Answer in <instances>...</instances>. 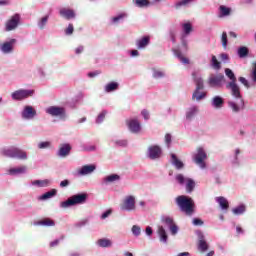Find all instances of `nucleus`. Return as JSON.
<instances>
[{
  "label": "nucleus",
  "mask_w": 256,
  "mask_h": 256,
  "mask_svg": "<svg viewBox=\"0 0 256 256\" xmlns=\"http://www.w3.org/2000/svg\"><path fill=\"white\" fill-rule=\"evenodd\" d=\"M175 203L181 213H185L188 217H191L195 213V201H193V198L180 195L175 198Z\"/></svg>",
  "instance_id": "f257e3e1"
},
{
  "label": "nucleus",
  "mask_w": 256,
  "mask_h": 256,
  "mask_svg": "<svg viewBox=\"0 0 256 256\" xmlns=\"http://www.w3.org/2000/svg\"><path fill=\"white\" fill-rule=\"evenodd\" d=\"M87 201V194L81 193L73 195L68 198L66 201L60 203V207L62 209H67V207H73V205H83Z\"/></svg>",
  "instance_id": "f03ea898"
},
{
  "label": "nucleus",
  "mask_w": 256,
  "mask_h": 256,
  "mask_svg": "<svg viewBox=\"0 0 256 256\" xmlns=\"http://www.w3.org/2000/svg\"><path fill=\"white\" fill-rule=\"evenodd\" d=\"M2 153L4 157H10L11 159H27V153L16 147L4 149Z\"/></svg>",
  "instance_id": "7ed1b4c3"
},
{
  "label": "nucleus",
  "mask_w": 256,
  "mask_h": 256,
  "mask_svg": "<svg viewBox=\"0 0 256 256\" xmlns=\"http://www.w3.org/2000/svg\"><path fill=\"white\" fill-rule=\"evenodd\" d=\"M34 94H35V90L20 89V90L14 91L11 96L14 101H23V99H28V97H33Z\"/></svg>",
  "instance_id": "20e7f679"
},
{
  "label": "nucleus",
  "mask_w": 256,
  "mask_h": 256,
  "mask_svg": "<svg viewBox=\"0 0 256 256\" xmlns=\"http://www.w3.org/2000/svg\"><path fill=\"white\" fill-rule=\"evenodd\" d=\"M176 181L180 185H185V183H186L187 193H192L193 189H195V181L191 178H185V176H183V174H177Z\"/></svg>",
  "instance_id": "39448f33"
},
{
  "label": "nucleus",
  "mask_w": 256,
  "mask_h": 256,
  "mask_svg": "<svg viewBox=\"0 0 256 256\" xmlns=\"http://www.w3.org/2000/svg\"><path fill=\"white\" fill-rule=\"evenodd\" d=\"M19 23H21V15L14 14L9 20L6 21L5 31H15V29L19 27Z\"/></svg>",
  "instance_id": "423d86ee"
},
{
  "label": "nucleus",
  "mask_w": 256,
  "mask_h": 256,
  "mask_svg": "<svg viewBox=\"0 0 256 256\" xmlns=\"http://www.w3.org/2000/svg\"><path fill=\"white\" fill-rule=\"evenodd\" d=\"M205 159H207V152L201 147L197 148V153L194 156V163L201 167V169H205Z\"/></svg>",
  "instance_id": "0eeeda50"
},
{
  "label": "nucleus",
  "mask_w": 256,
  "mask_h": 256,
  "mask_svg": "<svg viewBox=\"0 0 256 256\" xmlns=\"http://www.w3.org/2000/svg\"><path fill=\"white\" fill-rule=\"evenodd\" d=\"M16 43L17 39L12 38L9 41L0 44V51H2V53H5L6 55L9 53H13V49H15Z\"/></svg>",
  "instance_id": "6e6552de"
},
{
  "label": "nucleus",
  "mask_w": 256,
  "mask_h": 256,
  "mask_svg": "<svg viewBox=\"0 0 256 256\" xmlns=\"http://www.w3.org/2000/svg\"><path fill=\"white\" fill-rule=\"evenodd\" d=\"M225 83V76L223 74L212 75L208 80L210 87H221Z\"/></svg>",
  "instance_id": "1a4fd4ad"
},
{
  "label": "nucleus",
  "mask_w": 256,
  "mask_h": 256,
  "mask_svg": "<svg viewBox=\"0 0 256 256\" xmlns=\"http://www.w3.org/2000/svg\"><path fill=\"white\" fill-rule=\"evenodd\" d=\"M46 113L52 117H63L65 115V108L59 106H50L46 109Z\"/></svg>",
  "instance_id": "9d476101"
},
{
  "label": "nucleus",
  "mask_w": 256,
  "mask_h": 256,
  "mask_svg": "<svg viewBox=\"0 0 256 256\" xmlns=\"http://www.w3.org/2000/svg\"><path fill=\"white\" fill-rule=\"evenodd\" d=\"M227 89L231 90L232 97H235V99H243V96H241V89L237 85V82H229L227 84Z\"/></svg>",
  "instance_id": "9b49d317"
},
{
  "label": "nucleus",
  "mask_w": 256,
  "mask_h": 256,
  "mask_svg": "<svg viewBox=\"0 0 256 256\" xmlns=\"http://www.w3.org/2000/svg\"><path fill=\"white\" fill-rule=\"evenodd\" d=\"M161 147L158 145H152L148 148V157L149 159L155 160V159H159V157H161Z\"/></svg>",
  "instance_id": "f8f14e48"
},
{
  "label": "nucleus",
  "mask_w": 256,
  "mask_h": 256,
  "mask_svg": "<svg viewBox=\"0 0 256 256\" xmlns=\"http://www.w3.org/2000/svg\"><path fill=\"white\" fill-rule=\"evenodd\" d=\"M228 106L232 109L233 113H239L245 109V100L243 98L239 99V103L235 101H228Z\"/></svg>",
  "instance_id": "ddd939ff"
},
{
  "label": "nucleus",
  "mask_w": 256,
  "mask_h": 256,
  "mask_svg": "<svg viewBox=\"0 0 256 256\" xmlns=\"http://www.w3.org/2000/svg\"><path fill=\"white\" fill-rule=\"evenodd\" d=\"M122 211H133L135 210V197L129 196L125 199L121 206Z\"/></svg>",
  "instance_id": "4468645a"
},
{
  "label": "nucleus",
  "mask_w": 256,
  "mask_h": 256,
  "mask_svg": "<svg viewBox=\"0 0 256 256\" xmlns=\"http://www.w3.org/2000/svg\"><path fill=\"white\" fill-rule=\"evenodd\" d=\"M127 125L131 133H139V131H141V123H139L137 119L127 121Z\"/></svg>",
  "instance_id": "2eb2a0df"
},
{
  "label": "nucleus",
  "mask_w": 256,
  "mask_h": 256,
  "mask_svg": "<svg viewBox=\"0 0 256 256\" xmlns=\"http://www.w3.org/2000/svg\"><path fill=\"white\" fill-rule=\"evenodd\" d=\"M198 249L201 253H205V251L209 250V244L207 240H205V236L203 234L198 235Z\"/></svg>",
  "instance_id": "dca6fc26"
},
{
  "label": "nucleus",
  "mask_w": 256,
  "mask_h": 256,
  "mask_svg": "<svg viewBox=\"0 0 256 256\" xmlns=\"http://www.w3.org/2000/svg\"><path fill=\"white\" fill-rule=\"evenodd\" d=\"M37 115V111L33 109L32 106H25L24 110L22 111L23 119H33Z\"/></svg>",
  "instance_id": "f3484780"
},
{
  "label": "nucleus",
  "mask_w": 256,
  "mask_h": 256,
  "mask_svg": "<svg viewBox=\"0 0 256 256\" xmlns=\"http://www.w3.org/2000/svg\"><path fill=\"white\" fill-rule=\"evenodd\" d=\"M71 153V145L69 144H61L58 150V157H67Z\"/></svg>",
  "instance_id": "a211bd4d"
},
{
  "label": "nucleus",
  "mask_w": 256,
  "mask_h": 256,
  "mask_svg": "<svg viewBox=\"0 0 256 256\" xmlns=\"http://www.w3.org/2000/svg\"><path fill=\"white\" fill-rule=\"evenodd\" d=\"M149 43H151V37L149 36H144L141 39H138L136 41V45L138 49H145V47H147Z\"/></svg>",
  "instance_id": "6ab92c4d"
},
{
  "label": "nucleus",
  "mask_w": 256,
  "mask_h": 256,
  "mask_svg": "<svg viewBox=\"0 0 256 256\" xmlns=\"http://www.w3.org/2000/svg\"><path fill=\"white\" fill-rule=\"evenodd\" d=\"M61 17H64V19H74L75 17V11L67 8H62L60 10Z\"/></svg>",
  "instance_id": "aec40b11"
},
{
  "label": "nucleus",
  "mask_w": 256,
  "mask_h": 256,
  "mask_svg": "<svg viewBox=\"0 0 256 256\" xmlns=\"http://www.w3.org/2000/svg\"><path fill=\"white\" fill-rule=\"evenodd\" d=\"M96 167L95 165H84L79 170V175H89L90 173H93L95 171Z\"/></svg>",
  "instance_id": "412c9836"
},
{
  "label": "nucleus",
  "mask_w": 256,
  "mask_h": 256,
  "mask_svg": "<svg viewBox=\"0 0 256 256\" xmlns=\"http://www.w3.org/2000/svg\"><path fill=\"white\" fill-rule=\"evenodd\" d=\"M173 53H174L175 57H177L179 59V61H181V63H183L184 65H189V58L185 57L183 55V53H181V50L174 49Z\"/></svg>",
  "instance_id": "4be33fe9"
},
{
  "label": "nucleus",
  "mask_w": 256,
  "mask_h": 256,
  "mask_svg": "<svg viewBox=\"0 0 256 256\" xmlns=\"http://www.w3.org/2000/svg\"><path fill=\"white\" fill-rule=\"evenodd\" d=\"M192 77H193V79L195 81V84H196V90L201 91V89H204L205 86L203 84V78L198 77L196 72H194L192 74Z\"/></svg>",
  "instance_id": "5701e85b"
},
{
  "label": "nucleus",
  "mask_w": 256,
  "mask_h": 256,
  "mask_svg": "<svg viewBox=\"0 0 256 256\" xmlns=\"http://www.w3.org/2000/svg\"><path fill=\"white\" fill-rule=\"evenodd\" d=\"M216 201L221 207V209H223L224 211H227V209H229V201H227L225 197L223 196L217 197Z\"/></svg>",
  "instance_id": "b1692460"
},
{
  "label": "nucleus",
  "mask_w": 256,
  "mask_h": 256,
  "mask_svg": "<svg viewBox=\"0 0 256 256\" xmlns=\"http://www.w3.org/2000/svg\"><path fill=\"white\" fill-rule=\"evenodd\" d=\"M171 159H172V165H174L176 169H183L185 167V164H183L181 160L177 159V155L171 154Z\"/></svg>",
  "instance_id": "393cba45"
},
{
  "label": "nucleus",
  "mask_w": 256,
  "mask_h": 256,
  "mask_svg": "<svg viewBox=\"0 0 256 256\" xmlns=\"http://www.w3.org/2000/svg\"><path fill=\"white\" fill-rule=\"evenodd\" d=\"M225 103V101L220 97V96H215L212 99V105L213 107H215L216 109H221V107H223V104Z\"/></svg>",
  "instance_id": "a878e982"
},
{
  "label": "nucleus",
  "mask_w": 256,
  "mask_h": 256,
  "mask_svg": "<svg viewBox=\"0 0 256 256\" xmlns=\"http://www.w3.org/2000/svg\"><path fill=\"white\" fill-rule=\"evenodd\" d=\"M158 235L160 237V241H162V243H167V232L165 231V228H163V226H159L158 227Z\"/></svg>",
  "instance_id": "bb28decb"
},
{
  "label": "nucleus",
  "mask_w": 256,
  "mask_h": 256,
  "mask_svg": "<svg viewBox=\"0 0 256 256\" xmlns=\"http://www.w3.org/2000/svg\"><path fill=\"white\" fill-rule=\"evenodd\" d=\"M37 225H43L44 227H55V221L51 218H45L37 222Z\"/></svg>",
  "instance_id": "cd10ccee"
},
{
  "label": "nucleus",
  "mask_w": 256,
  "mask_h": 256,
  "mask_svg": "<svg viewBox=\"0 0 256 256\" xmlns=\"http://www.w3.org/2000/svg\"><path fill=\"white\" fill-rule=\"evenodd\" d=\"M25 171H27V167L21 166L18 168H11L9 170V173H10V175H21V174L25 173Z\"/></svg>",
  "instance_id": "c85d7f7f"
},
{
  "label": "nucleus",
  "mask_w": 256,
  "mask_h": 256,
  "mask_svg": "<svg viewBox=\"0 0 256 256\" xmlns=\"http://www.w3.org/2000/svg\"><path fill=\"white\" fill-rule=\"evenodd\" d=\"M119 89V83L110 82L105 86L106 93H111V91H117Z\"/></svg>",
  "instance_id": "c756f323"
},
{
  "label": "nucleus",
  "mask_w": 256,
  "mask_h": 256,
  "mask_svg": "<svg viewBox=\"0 0 256 256\" xmlns=\"http://www.w3.org/2000/svg\"><path fill=\"white\" fill-rule=\"evenodd\" d=\"M198 112H199V109L197 108V106L189 108L187 113H186V118L187 119H193V117H195V115H197Z\"/></svg>",
  "instance_id": "7c9ffc66"
},
{
  "label": "nucleus",
  "mask_w": 256,
  "mask_h": 256,
  "mask_svg": "<svg viewBox=\"0 0 256 256\" xmlns=\"http://www.w3.org/2000/svg\"><path fill=\"white\" fill-rule=\"evenodd\" d=\"M97 245H99V247H111V245H113V242H111V240L107 238H102L97 241Z\"/></svg>",
  "instance_id": "2f4dec72"
},
{
  "label": "nucleus",
  "mask_w": 256,
  "mask_h": 256,
  "mask_svg": "<svg viewBox=\"0 0 256 256\" xmlns=\"http://www.w3.org/2000/svg\"><path fill=\"white\" fill-rule=\"evenodd\" d=\"M55 195H57V189H52L46 193H44L40 199H42L43 201H45V199H51V197H55Z\"/></svg>",
  "instance_id": "473e14b6"
},
{
  "label": "nucleus",
  "mask_w": 256,
  "mask_h": 256,
  "mask_svg": "<svg viewBox=\"0 0 256 256\" xmlns=\"http://www.w3.org/2000/svg\"><path fill=\"white\" fill-rule=\"evenodd\" d=\"M205 97H207V94L205 92H199V90H195L192 95V99H196V101H201V99H205Z\"/></svg>",
  "instance_id": "72a5a7b5"
},
{
  "label": "nucleus",
  "mask_w": 256,
  "mask_h": 256,
  "mask_svg": "<svg viewBox=\"0 0 256 256\" xmlns=\"http://www.w3.org/2000/svg\"><path fill=\"white\" fill-rule=\"evenodd\" d=\"M182 29H183L184 35H190L191 32L193 31V25H191V23L189 22L184 23L182 25Z\"/></svg>",
  "instance_id": "f704fd0d"
},
{
  "label": "nucleus",
  "mask_w": 256,
  "mask_h": 256,
  "mask_svg": "<svg viewBox=\"0 0 256 256\" xmlns=\"http://www.w3.org/2000/svg\"><path fill=\"white\" fill-rule=\"evenodd\" d=\"M238 55L241 59L247 57L249 55V48L242 46L238 49Z\"/></svg>",
  "instance_id": "c9c22d12"
},
{
  "label": "nucleus",
  "mask_w": 256,
  "mask_h": 256,
  "mask_svg": "<svg viewBox=\"0 0 256 256\" xmlns=\"http://www.w3.org/2000/svg\"><path fill=\"white\" fill-rule=\"evenodd\" d=\"M226 76L231 79V83H237V78L235 77V73H233V70L226 68L225 69Z\"/></svg>",
  "instance_id": "e433bc0d"
},
{
  "label": "nucleus",
  "mask_w": 256,
  "mask_h": 256,
  "mask_svg": "<svg viewBox=\"0 0 256 256\" xmlns=\"http://www.w3.org/2000/svg\"><path fill=\"white\" fill-rule=\"evenodd\" d=\"M49 183V180H35L32 182V185H37L38 187H48Z\"/></svg>",
  "instance_id": "4c0bfd02"
},
{
  "label": "nucleus",
  "mask_w": 256,
  "mask_h": 256,
  "mask_svg": "<svg viewBox=\"0 0 256 256\" xmlns=\"http://www.w3.org/2000/svg\"><path fill=\"white\" fill-rule=\"evenodd\" d=\"M192 1H195V0H181L180 2L176 3L175 7L176 9H181V7H185L189 5V3H192Z\"/></svg>",
  "instance_id": "58836bf2"
},
{
  "label": "nucleus",
  "mask_w": 256,
  "mask_h": 256,
  "mask_svg": "<svg viewBox=\"0 0 256 256\" xmlns=\"http://www.w3.org/2000/svg\"><path fill=\"white\" fill-rule=\"evenodd\" d=\"M245 211V205H240L232 210V213L234 215H243V212Z\"/></svg>",
  "instance_id": "ea45409f"
},
{
  "label": "nucleus",
  "mask_w": 256,
  "mask_h": 256,
  "mask_svg": "<svg viewBox=\"0 0 256 256\" xmlns=\"http://www.w3.org/2000/svg\"><path fill=\"white\" fill-rule=\"evenodd\" d=\"M220 13L223 17H227V15H231V8L222 5L220 6Z\"/></svg>",
  "instance_id": "a19ab883"
},
{
  "label": "nucleus",
  "mask_w": 256,
  "mask_h": 256,
  "mask_svg": "<svg viewBox=\"0 0 256 256\" xmlns=\"http://www.w3.org/2000/svg\"><path fill=\"white\" fill-rule=\"evenodd\" d=\"M120 177L117 174L109 175L105 178L106 183H113V181H119Z\"/></svg>",
  "instance_id": "79ce46f5"
},
{
  "label": "nucleus",
  "mask_w": 256,
  "mask_h": 256,
  "mask_svg": "<svg viewBox=\"0 0 256 256\" xmlns=\"http://www.w3.org/2000/svg\"><path fill=\"white\" fill-rule=\"evenodd\" d=\"M47 21H49V15L44 16V17L40 20V22L38 23V27H39L40 29H45V25H47Z\"/></svg>",
  "instance_id": "37998d69"
},
{
  "label": "nucleus",
  "mask_w": 256,
  "mask_h": 256,
  "mask_svg": "<svg viewBox=\"0 0 256 256\" xmlns=\"http://www.w3.org/2000/svg\"><path fill=\"white\" fill-rule=\"evenodd\" d=\"M212 67L214 69H221V62H219V60H217L216 56H212Z\"/></svg>",
  "instance_id": "c03bdc74"
},
{
  "label": "nucleus",
  "mask_w": 256,
  "mask_h": 256,
  "mask_svg": "<svg viewBox=\"0 0 256 256\" xmlns=\"http://www.w3.org/2000/svg\"><path fill=\"white\" fill-rule=\"evenodd\" d=\"M137 7H149V0H135Z\"/></svg>",
  "instance_id": "a18cd8bd"
},
{
  "label": "nucleus",
  "mask_w": 256,
  "mask_h": 256,
  "mask_svg": "<svg viewBox=\"0 0 256 256\" xmlns=\"http://www.w3.org/2000/svg\"><path fill=\"white\" fill-rule=\"evenodd\" d=\"M205 222H203L200 218H193L192 220V225H194L195 227H202V225H204Z\"/></svg>",
  "instance_id": "49530a36"
},
{
  "label": "nucleus",
  "mask_w": 256,
  "mask_h": 256,
  "mask_svg": "<svg viewBox=\"0 0 256 256\" xmlns=\"http://www.w3.org/2000/svg\"><path fill=\"white\" fill-rule=\"evenodd\" d=\"M105 115H107V111H102L97 119H96V123H103V121H105Z\"/></svg>",
  "instance_id": "de8ad7c7"
},
{
  "label": "nucleus",
  "mask_w": 256,
  "mask_h": 256,
  "mask_svg": "<svg viewBox=\"0 0 256 256\" xmlns=\"http://www.w3.org/2000/svg\"><path fill=\"white\" fill-rule=\"evenodd\" d=\"M125 17H127L126 13H121L116 17L112 18L113 23H119V21H121V19H125Z\"/></svg>",
  "instance_id": "09e8293b"
},
{
  "label": "nucleus",
  "mask_w": 256,
  "mask_h": 256,
  "mask_svg": "<svg viewBox=\"0 0 256 256\" xmlns=\"http://www.w3.org/2000/svg\"><path fill=\"white\" fill-rule=\"evenodd\" d=\"M51 147V143L49 141L40 142L38 144V149H49Z\"/></svg>",
  "instance_id": "8fccbe9b"
},
{
  "label": "nucleus",
  "mask_w": 256,
  "mask_h": 256,
  "mask_svg": "<svg viewBox=\"0 0 256 256\" xmlns=\"http://www.w3.org/2000/svg\"><path fill=\"white\" fill-rule=\"evenodd\" d=\"M221 42H222V47L224 49H227V32L222 33Z\"/></svg>",
  "instance_id": "3c124183"
},
{
  "label": "nucleus",
  "mask_w": 256,
  "mask_h": 256,
  "mask_svg": "<svg viewBox=\"0 0 256 256\" xmlns=\"http://www.w3.org/2000/svg\"><path fill=\"white\" fill-rule=\"evenodd\" d=\"M132 233L133 235H135L136 237H139V235H141V227L134 225L132 227Z\"/></svg>",
  "instance_id": "603ef678"
},
{
  "label": "nucleus",
  "mask_w": 256,
  "mask_h": 256,
  "mask_svg": "<svg viewBox=\"0 0 256 256\" xmlns=\"http://www.w3.org/2000/svg\"><path fill=\"white\" fill-rule=\"evenodd\" d=\"M153 77H154V79H161V78L165 77V73H163L162 71H159V70H155L153 73Z\"/></svg>",
  "instance_id": "864d4df0"
},
{
  "label": "nucleus",
  "mask_w": 256,
  "mask_h": 256,
  "mask_svg": "<svg viewBox=\"0 0 256 256\" xmlns=\"http://www.w3.org/2000/svg\"><path fill=\"white\" fill-rule=\"evenodd\" d=\"M163 222L168 226L171 227V225H174L175 222L173 221V218L171 217H166L163 219Z\"/></svg>",
  "instance_id": "5fc2aeb1"
},
{
  "label": "nucleus",
  "mask_w": 256,
  "mask_h": 256,
  "mask_svg": "<svg viewBox=\"0 0 256 256\" xmlns=\"http://www.w3.org/2000/svg\"><path fill=\"white\" fill-rule=\"evenodd\" d=\"M169 229L173 235H177V231H179V228L175 224H172L171 226H169Z\"/></svg>",
  "instance_id": "6e6d98bb"
},
{
  "label": "nucleus",
  "mask_w": 256,
  "mask_h": 256,
  "mask_svg": "<svg viewBox=\"0 0 256 256\" xmlns=\"http://www.w3.org/2000/svg\"><path fill=\"white\" fill-rule=\"evenodd\" d=\"M240 83H242L243 86L247 87L249 89V81L245 77H240L239 78Z\"/></svg>",
  "instance_id": "4d7b16f0"
},
{
  "label": "nucleus",
  "mask_w": 256,
  "mask_h": 256,
  "mask_svg": "<svg viewBox=\"0 0 256 256\" xmlns=\"http://www.w3.org/2000/svg\"><path fill=\"white\" fill-rule=\"evenodd\" d=\"M73 31H74L73 24H69L65 33L66 35H73Z\"/></svg>",
  "instance_id": "13d9d810"
},
{
  "label": "nucleus",
  "mask_w": 256,
  "mask_h": 256,
  "mask_svg": "<svg viewBox=\"0 0 256 256\" xmlns=\"http://www.w3.org/2000/svg\"><path fill=\"white\" fill-rule=\"evenodd\" d=\"M69 185H71V182L67 179L63 180L60 182V187L63 189L65 187H69Z\"/></svg>",
  "instance_id": "bf43d9fd"
},
{
  "label": "nucleus",
  "mask_w": 256,
  "mask_h": 256,
  "mask_svg": "<svg viewBox=\"0 0 256 256\" xmlns=\"http://www.w3.org/2000/svg\"><path fill=\"white\" fill-rule=\"evenodd\" d=\"M97 75H101V71L100 70H96L94 72L88 73V77H90V78L97 77Z\"/></svg>",
  "instance_id": "052dcab7"
},
{
  "label": "nucleus",
  "mask_w": 256,
  "mask_h": 256,
  "mask_svg": "<svg viewBox=\"0 0 256 256\" xmlns=\"http://www.w3.org/2000/svg\"><path fill=\"white\" fill-rule=\"evenodd\" d=\"M111 213H113V211L111 209L107 210L106 212H104L101 216V219H107V217H109V215H111Z\"/></svg>",
  "instance_id": "680f3d73"
},
{
  "label": "nucleus",
  "mask_w": 256,
  "mask_h": 256,
  "mask_svg": "<svg viewBox=\"0 0 256 256\" xmlns=\"http://www.w3.org/2000/svg\"><path fill=\"white\" fill-rule=\"evenodd\" d=\"M84 49H85V48H84L83 46L77 47V48L75 49L76 55H81V53H83Z\"/></svg>",
  "instance_id": "e2e57ef3"
},
{
  "label": "nucleus",
  "mask_w": 256,
  "mask_h": 256,
  "mask_svg": "<svg viewBox=\"0 0 256 256\" xmlns=\"http://www.w3.org/2000/svg\"><path fill=\"white\" fill-rule=\"evenodd\" d=\"M181 43H182V47H184L185 50L188 51L189 45L187 44V40H185V38H182Z\"/></svg>",
  "instance_id": "0e129e2a"
},
{
  "label": "nucleus",
  "mask_w": 256,
  "mask_h": 256,
  "mask_svg": "<svg viewBox=\"0 0 256 256\" xmlns=\"http://www.w3.org/2000/svg\"><path fill=\"white\" fill-rule=\"evenodd\" d=\"M252 81H254V83H256V63L254 65V69L252 71Z\"/></svg>",
  "instance_id": "69168bd1"
},
{
  "label": "nucleus",
  "mask_w": 256,
  "mask_h": 256,
  "mask_svg": "<svg viewBox=\"0 0 256 256\" xmlns=\"http://www.w3.org/2000/svg\"><path fill=\"white\" fill-rule=\"evenodd\" d=\"M141 114L144 117V119H149V112L147 110H142Z\"/></svg>",
  "instance_id": "338daca9"
},
{
  "label": "nucleus",
  "mask_w": 256,
  "mask_h": 256,
  "mask_svg": "<svg viewBox=\"0 0 256 256\" xmlns=\"http://www.w3.org/2000/svg\"><path fill=\"white\" fill-rule=\"evenodd\" d=\"M165 143H167V145H169L171 143V134L165 135Z\"/></svg>",
  "instance_id": "774afa93"
}]
</instances>
